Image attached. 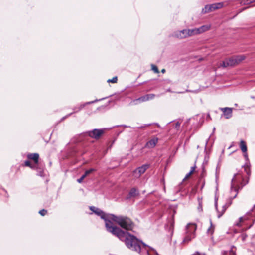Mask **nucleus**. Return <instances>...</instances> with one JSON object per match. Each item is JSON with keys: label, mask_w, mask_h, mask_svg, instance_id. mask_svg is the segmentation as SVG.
Masks as SVG:
<instances>
[{"label": "nucleus", "mask_w": 255, "mask_h": 255, "mask_svg": "<svg viewBox=\"0 0 255 255\" xmlns=\"http://www.w3.org/2000/svg\"><path fill=\"white\" fill-rule=\"evenodd\" d=\"M90 209L105 221L107 230L117 237L120 240L124 242L126 246L130 250L139 253L141 251V244L145 247L147 246L146 244L137 239L135 236L128 231H124L119 227L114 226L110 220L111 214H106L100 209L94 206L90 207Z\"/></svg>", "instance_id": "1"}, {"label": "nucleus", "mask_w": 255, "mask_h": 255, "mask_svg": "<svg viewBox=\"0 0 255 255\" xmlns=\"http://www.w3.org/2000/svg\"><path fill=\"white\" fill-rule=\"evenodd\" d=\"M246 172V175H244L243 174L238 173L236 174H235L234 177L232 179L231 185V192H234L235 194L233 196L231 197L230 201L229 204H225L222 207V210L221 212L218 211L217 208V199H215V206L218 212V218H220L224 213L227 208L232 204V200L235 198L238 194V190L237 187L238 189L242 188L244 186H245L248 183V179L247 176L249 175V173L246 169H244Z\"/></svg>", "instance_id": "2"}, {"label": "nucleus", "mask_w": 255, "mask_h": 255, "mask_svg": "<svg viewBox=\"0 0 255 255\" xmlns=\"http://www.w3.org/2000/svg\"><path fill=\"white\" fill-rule=\"evenodd\" d=\"M110 219L115 222L122 228L127 231H131L134 227V224L128 217L125 216H116L110 215Z\"/></svg>", "instance_id": "3"}, {"label": "nucleus", "mask_w": 255, "mask_h": 255, "mask_svg": "<svg viewBox=\"0 0 255 255\" xmlns=\"http://www.w3.org/2000/svg\"><path fill=\"white\" fill-rule=\"evenodd\" d=\"M197 226L194 223H189L185 227V235L183 243H188L195 237Z\"/></svg>", "instance_id": "4"}, {"label": "nucleus", "mask_w": 255, "mask_h": 255, "mask_svg": "<svg viewBox=\"0 0 255 255\" xmlns=\"http://www.w3.org/2000/svg\"><path fill=\"white\" fill-rule=\"evenodd\" d=\"M245 58V56L243 55H236L223 61L221 64V66L224 68L228 66H234L239 64L244 60Z\"/></svg>", "instance_id": "5"}, {"label": "nucleus", "mask_w": 255, "mask_h": 255, "mask_svg": "<svg viewBox=\"0 0 255 255\" xmlns=\"http://www.w3.org/2000/svg\"><path fill=\"white\" fill-rule=\"evenodd\" d=\"M255 208V204H254L252 208L244 215L243 217H241L239 219V221L237 222L235 224L237 226H241L242 225V223H244L245 221L251 220L252 222L251 224L248 227V229L251 228V227L253 225L255 219L254 215L255 214V212L254 211V209Z\"/></svg>", "instance_id": "6"}, {"label": "nucleus", "mask_w": 255, "mask_h": 255, "mask_svg": "<svg viewBox=\"0 0 255 255\" xmlns=\"http://www.w3.org/2000/svg\"><path fill=\"white\" fill-rule=\"evenodd\" d=\"M104 132V129L95 128L92 130L87 131L85 132L84 135L88 136L95 140H98Z\"/></svg>", "instance_id": "7"}, {"label": "nucleus", "mask_w": 255, "mask_h": 255, "mask_svg": "<svg viewBox=\"0 0 255 255\" xmlns=\"http://www.w3.org/2000/svg\"><path fill=\"white\" fill-rule=\"evenodd\" d=\"M104 98H102L101 99H96L94 101H90V102H86V103H84L83 104H80V105L78 106H76V107H74L73 109V112L66 115L65 116L63 117L62 119V120H63L64 119H65L66 118L68 117L69 116H70V115H71L72 114H73V113H77L78 112H79L80 111H81L85 106H86L87 105H89V104H92V103H94L96 102H98L100 100H101L102 99H104Z\"/></svg>", "instance_id": "8"}, {"label": "nucleus", "mask_w": 255, "mask_h": 255, "mask_svg": "<svg viewBox=\"0 0 255 255\" xmlns=\"http://www.w3.org/2000/svg\"><path fill=\"white\" fill-rule=\"evenodd\" d=\"M223 6V3L222 2L213 3L210 5H206L202 10L203 13H206L213 11L215 10L220 9Z\"/></svg>", "instance_id": "9"}, {"label": "nucleus", "mask_w": 255, "mask_h": 255, "mask_svg": "<svg viewBox=\"0 0 255 255\" xmlns=\"http://www.w3.org/2000/svg\"><path fill=\"white\" fill-rule=\"evenodd\" d=\"M149 167V164H144L136 168L133 173V176L136 178H139L146 170Z\"/></svg>", "instance_id": "10"}, {"label": "nucleus", "mask_w": 255, "mask_h": 255, "mask_svg": "<svg viewBox=\"0 0 255 255\" xmlns=\"http://www.w3.org/2000/svg\"><path fill=\"white\" fill-rule=\"evenodd\" d=\"M219 109L223 112L222 116H224L225 118L228 119L232 117L233 108L225 107L220 108Z\"/></svg>", "instance_id": "11"}, {"label": "nucleus", "mask_w": 255, "mask_h": 255, "mask_svg": "<svg viewBox=\"0 0 255 255\" xmlns=\"http://www.w3.org/2000/svg\"><path fill=\"white\" fill-rule=\"evenodd\" d=\"M174 35L176 38L180 39L186 38L189 37L188 33L187 32V29L177 31L175 32Z\"/></svg>", "instance_id": "12"}, {"label": "nucleus", "mask_w": 255, "mask_h": 255, "mask_svg": "<svg viewBox=\"0 0 255 255\" xmlns=\"http://www.w3.org/2000/svg\"><path fill=\"white\" fill-rule=\"evenodd\" d=\"M158 142L157 138H153L150 140L148 142H147L145 145V147L148 148H152L155 146L157 143Z\"/></svg>", "instance_id": "13"}, {"label": "nucleus", "mask_w": 255, "mask_h": 255, "mask_svg": "<svg viewBox=\"0 0 255 255\" xmlns=\"http://www.w3.org/2000/svg\"><path fill=\"white\" fill-rule=\"evenodd\" d=\"M27 157L29 159H32L34 161L35 163H38L39 154L38 153H30L27 155Z\"/></svg>", "instance_id": "14"}, {"label": "nucleus", "mask_w": 255, "mask_h": 255, "mask_svg": "<svg viewBox=\"0 0 255 255\" xmlns=\"http://www.w3.org/2000/svg\"><path fill=\"white\" fill-rule=\"evenodd\" d=\"M240 147L242 151L244 153V156L245 157H247V153H246L247 150V145H246V142L243 140L240 141Z\"/></svg>", "instance_id": "15"}, {"label": "nucleus", "mask_w": 255, "mask_h": 255, "mask_svg": "<svg viewBox=\"0 0 255 255\" xmlns=\"http://www.w3.org/2000/svg\"><path fill=\"white\" fill-rule=\"evenodd\" d=\"M210 28V25H203L199 28H197L198 34L202 33L207 30H209Z\"/></svg>", "instance_id": "16"}, {"label": "nucleus", "mask_w": 255, "mask_h": 255, "mask_svg": "<svg viewBox=\"0 0 255 255\" xmlns=\"http://www.w3.org/2000/svg\"><path fill=\"white\" fill-rule=\"evenodd\" d=\"M147 101L145 95L142 96L137 99H136L132 102L134 104H137L138 103Z\"/></svg>", "instance_id": "17"}, {"label": "nucleus", "mask_w": 255, "mask_h": 255, "mask_svg": "<svg viewBox=\"0 0 255 255\" xmlns=\"http://www.w3.org/2000/svg\"><path fill=\"white\" fill-rule=\"evenodd\" d=\"M139 194V192L135 188H132L128 193L129 197H135Z\"/></svg>", "instance_id": "18"}, {"label": "nucleus", "mask_w": 255, "mask_h": 255, "mask_svg": "<svg viewBox=\"0 0 255 255\" xmlns=\"http://www.w3.org/2000/svg\"><path fill=\"white\" fill-rule=\"evenodd\" d=\"M187 32L188 33L189 37L199 34L197 28L192 29H187Z\"/></svg>", "instance_id": "19"}, {"label": "nucleus", "mask_w": 255, "mask_h": 255, "mask_svg": "<svg viewBox=\"0 0 255 255\" xmlns=\"http://www.w3.org/2000/svg\"><path fill=\"white\" fill-rule=\"evenodd\" d=\"M234 249V247L233 246L229 251H224L223 253V255H236Z\"/></svg>", "instance_id": "20"}, {"label": "nucleus", "mask_w": 255, "mask_h": 255, "mask_svg": "<svg viewBox=\"0 0 255 255\" xmlns=\"http://www.w3.org/2000/svg\"><path fill=\"white\" fill-rule=\"evenodd\" d=\"M210 226L207 230V234L212 235L214 231V226H213L211 220H210Z\"/></svg>", "instance_id": "21"}, {"label": "nucleus", "mask_w": 255, "mask_h": 255, "mask_svg": "<svg viewBox=\"0 0 255 255\" xmlns=\"http://www.w3.org/2000/svg\"><path fill=\"white\" fill-rule=\"evenodd\" d=\"M96 171V170L94 168H91L88 170H86L84 174L82 175V176H83L84 177V178L88 175H89V174L91 173L92 172H93V171Z\"/></svg>", "instance_id": "22"}, {"label": "nucleus", "mask_w": 255, "mask_h": 255, "mask_svg": "<svg viewBox=\"0 0 255 255\" xmlns=\"http://www.w3.org/2000/svg\"><path fill=\"white\" fill-rule=\"evenodd\" d=\"M254 1H255V0H242L241 3L242 4L248 5L253 3Z\"/></svg>", "instance_id": "23"}, {"label": "nucleus", "mask_w": 255, "mask_h": 255, "mask_svg": "<svg viewBox=\"0 0 255 255\" xmlns=\"http://www.w3.org/2000/svg\"><path fill=\"white\" fill-rule=\"evenodd\" d=\"M145 95L146 96L147 101L149 100L153 99L155 97V95L154 94H148Z\"/></svg>", "instance_id": "24"}, {"label": "nucleus", "mask_w": 255, "mask_h": 255, "mask_svg": "<svg viewBox=\"0 0 255 255\" xmlns=\"http://www.w3.org/2000/svg\"><path fill=\"white\" fill-rule=\"evenodd\" d=\"M151 67H152V70L154 72V73H159L158 69L156 66H155L154 64H152Z\"/></svg>", "instance_id": "25"}, {"label": "nucleus", "mask_w": 255, "mask_h": 255, "mask_svg": "<svg viewBox=\"0 0 255 255\" xmlns=\"http://www.w3.org/2000/svg\"><path fill=\"white\" fill-rule=\"evenodd\" d=\"M108 82H111L115 83L117 82V77L116 76L114 77L112 79H110L107 80Z\"/></svg>", "instance_id": "26"}, {"label": "nucleus", "mask_w": 255, "mask_h": 255, "mask_svg": "<svg viewBox=\"0 0 255 255\" xmlns=\"http://www.w3.org/2000/svg\"><path fill=\"white\" fill-rule=\"evenodd\" d=\"M37 175L40 177H43L44 176L43 170H40L38 171Z\"/></svg>", "instance_id": "27"}, {"label": "nucleus", "mask_w": 255, "mask_h": 255, "mask_svg": "<svg viewBox=\"0 0 255 255\" xmlns=\"http://www.w3.org/2000/svg\"><path fill=\"white\" fill-rule=\"evenodd\" d=\"M47 213V210L45 209H42L39 211V213L41 216H44Z\"/></svg>", "instance_id": "28"}, {"label": "nucleus", "mask_w": 255, "mask_h": 255, "mask_svg": "<svg viewBox=\"0 0 255 255\" xmlns=\"http://www.w3.org/2000/svg\"><path fill=\"white\" fill-rule=\"evenodd\" d=\"M24 165L26 166L30 167L31 168H33L32 166H31V163L29 160H26L24 162Z\"/></svg>", "instance_id": "29"}, {"label": "nucleus", "mask_w": 255, "mask_h": 255, "mask_svg": "<svg viewBox=\"0 0 255 255\" xmlns=\"http://www.w3.org/2000/svg\"><path fill=\"white\" fill-rule=\"evenodd\" d=\"M180 126V123L179 122H177L175 124V128H176V129H178V128H179Z\"/></svg>", "instance_id": "30"}, {"label": "nucleus", "mask_w": 255, "mask_h": 255, "mask_svg": "<svg viewBox=\"0 0 255 255\" xmlns=\"http://www.w3.org/2000/svg\"><path fill=\"white\" fill-rule=\"evenodd\" d=\"M84 179V177L83 176H81V178L77 179V182L79 183H81L83 181V180Z\"/></svg>", "instance_id": "31"}, {"label": "nucleus", "mask_w": 255, "mask_h": 255, "mask_svg": "<svg viewBox=\"0 0 255 255\" xmlns=\"http://www.w3.org/2000/svg\"><path fill=\"white\" fill-rule=\"evenodd\" d=\"M195 168H196L195 165L191 168V169L190 171V173H192L194 171Z\"/></svg>", "instance_id": "32"}, {"label": "nucleus", "mask_w": 255, "mask_h": 255, "mask_svg": "<svg viewBox=\"0 0 255 255\" xmlns=\"http://www.w3.org/2000/svg\"><path fill=\"white\" fill-rule=\"evenodd\" d=\"M198 209L199 211H202V205H201V203H199V206L198 207Z\"/></svg>", "instance_id": "33"}, {"label": "nucleus", "mask_w": 255, "mask_h": 255, "mask_svg": "<svg viewBox=\"0 0 255 255\" xmlns=\"http://www.w3.org/2000/svg\"><path fill=\"white\" fill-rule=\"evenodd\" d=\"M205 172V167L203 166H202V173L201 174V176L202 177H204Z\"/></svg>", "instance_id": "34"}, {"label": "nucleus", "mask_w": 255, "mask_h": 255, "mask_svg": "<svg viewBox=\"0 0 255 255\" xmlns=\"http://www.w3.org/2000/svg\"><path fill=\"white\" fill-rule=\"evenodd\" d=\"M192 173H190V172H189L188 173H187L186 174V175L185 176V177H184V179H183V181L185 180L186 179H187V178H188L191 175Z\"/></svg>", "instance_id": "35"}, {"label": "nucleus", "mask_w": 255, "mask_h": 255, "mask_svg": "<svg viewBox=\"0 0 255 255\" xmlns=\"http://www.w3.org/2000/svg\"><path fill=\"white\" fill-rule=\"evenodd\" d=\"M247 8V7H245V8H244L243 9H240L239 10V11L238 12V13H237V14L234 16V17H235L238 14L241 13V12H242L243 10H244L245 9H246Z\"/></svg>", "instance_id": "36"}, {"label": "nucleus", "mask_w": 255, "mask_h": 255, "mask_svg": "<svg viewBox=\"0 0 255 255\" xmlns=\"http://www.w3.org/2000/svg\"><path fill=\"white\" fill-rule=\"evenodd\" d=\"M165 70L164 69H163L161 70V72H162V73H165Z\"/></svg>", "instance_id": "37"}, {"label": "nucleus", "mask_w": 255, "mask_h": 255, "mask_svg": "<svg viewBox=\"0 0 255 255\" xmlns=\"http://www.w3.org/2000/svg\"><path fill=\"white\" fill-rule=\"evenodd\" d=\"M122 126H123L125 128H126V127H129V126H128L127 125H122Z\"/></svg>", "instance_id": "38"}, {"label": "nucleus", "mask_w": 255, "mask_h": 255, "mask_svg": "<svg viewBox=\"0 0 255 255\" xmlns=\"http://www.w3.org/2000/svg\"><path fill=\"white\" fill-rule=\"evenodd\" d=\"M145 127V126H141V127H138V128H143V127Z\"/></svg>", "instance_id": "39"}, {"label": "nucleus", "mask_w": 255, "mask_h": 255, "mask_svg": "<svg viewBox=\"0 0 255 255\" xmlns=\"http://www.w3.org/2000/svg\"><path fill=\"white\" fill-rule=\"evenodd\" d=\"M215 128H213V131H214V130H215Z\"/></svg>", "instance_id": "40"}, {"label": "nucleus", "mask_w": 255, "mask_h": 255, "mask_svg": "<svg viewBox=\"0 0 255 255\" xmlns=\"http://www.w3.org/2000/svg\"><path fill=\"white\" fill-rule=\"evenodd\" d=\"M245 237L243 238V240H245Z\"/></svg>", "instance_id": "41"}, {"label": "nucleus", "mask_w": 255, "mask_h": 255, "mask_svg": "<svg viewBox=\"0 0 255 255\" xmlns=\"http://www.w3.org/2000/svg\"><path fill=\"white\" fill-rule=\"evenodd\" d=\"M245 237L243 238V240H245Z\"/></svg>", "instance_id": "42"}]
</instances>
